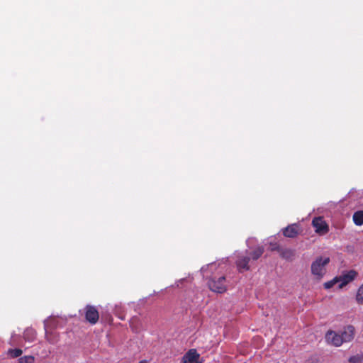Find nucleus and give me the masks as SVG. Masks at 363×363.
<instances>
[{
  "label": "nucleus",
  "instance_id": "1",
  "mask_svg": "<svg viewBox=\"0 0 363 363\" xmlns=\"http://www.w3.org/2000/svg\"><path fill=\"white\" fill-rule=\"evenodd\" d=\"M329 257H317L311 263V274L318 279H321L326 274L325 267L330 263Z\"/></svg>",
  "mask_w": 363,
  "mask_h": 363
},
{
  "label": "nucleus",
  "instance_id": "2",
  "mask_svg": "<svg viewBox=\"0 0 363 363\" xmlns=\"http://www.w3.org/2000/svg\"><path fill=\"white\" fill-rule=\"evenodd\" d=\"M225 282V277L223 276L218 278V279H210L208 282V285L212 291L222 294L226 291Z\"/></svg>",
  "mask_w": 363,
  "mask_h": 363
},
{
  "label": "nucleus",
  "instance_id": "3",
  "mask_svg": "<svg viewBox=\"0 0 363 363\" xmlns=\"http://www.w3.org/2000/svg\"><path fill=\"white\" fill-rule=\"evenodd\" d=\"M358 275V273L355 270H350L347 272H343L342 274L337 277L339 284V289L343 288L347 284L352 281Z\"/></svg>",
  "mask_w": 363,
  "mask_h": 363
},
{
  "label": "nucleus",
  "instance_id": "4",
  "mask_svg": "<svg viewBox=\"0 0 363 363\" xmlns=\"http://www.w3.org/2000/svg\"><path fill=\"white\" fill-rule=\"evenodd\" d=\"M85 318L89 323L94 325L96 324L99 318V311L96 307L87 305L85 308Z\"/></svg>",
  "mask_w": 363,
  "mask_h": 363
},
{
  "label": "nucleus",
  "instance_id": "5",
  "mask_svg": "<svg viewBox=\"0 0 363 363\" xmlns=\"http://www.w3.org/2000/svg\"><path fill=\"white\" fill-rule=\"evenodd\" d=\"M200 355L196 350H189L183 357V363H201L199 362Z\"/></svg>",
  "mask_w": 363,
  "mask_h": 363
},
{
  "label": "nucleus",
  "instance_id": "6",
  "mask_svg": "<svg viewBox=\"0 0 363 363\" xmlns=\"http://www.w3.org/2000/svg\"><path fill=\"white\" fill-rule=\"evenodd\" d=\"M325 339L328 343L335 347H339L342 344V339L340 338V334L333 330H330L326 333Z\"/></svg>",
  "mask_w": 363,
  "mask_h": 363
},
{
  "label": "nucleus",
  "instance_id": "7",
  "mask_svg": "<svg viewBox=\"0 0 363 363\" xmlns=\"http://www.w3.org/2000/svg\"><path fill=\"white\" fill-rule=\"evenodd\" d=\"M250 260V257L247 255H240L238 257L235 263L240 272L248 271L250 269V266L248 264Z\"/></svg>",
  "mask_w": 363,
  "mask_h": 363
},
{
  "label": "nucleus",
  "instance_id": "8",
  "mask_svg": "<svg viewBox=\"0 0 363 363\" xmlns=\"http://www.w3.org/2000/svg\"><path fill=\"white\" fill-rule=\"evenodd\" d=\"M354 335V328L352 325H347L340 334V338L343 342H348L353 340Z\"/></svg>",
  "mask_w": 363,
  "mask_h": 363
},
{
  "label": "nucleus",
  "instance_id": "9",
  "mask_svg": "<svg viewBox=\"0 0 363 363\" xmlns=\"http://www.w3.org/2000/svg\"><path fill=\"white\" fill-rule=\"evenodd\" d=\"M279 255L282 259L292 262L295 259L296 251L292 249L282 248Z\"/></svg>",
  "mask_w": 363,
  "mask_h": 363
},
{
  "label": "nucleus",
  "instance_id": "10",
  "mask_svg": "<svg viewBox=\"0 0 363 363\" xmlns=\"http://www.w3.org/2000/svg\"><path fill=\"white\" fill-rule=\"evenodd\" d=\"M264 247L262 246H259L256 247L252 252L250 253V259L252 258L253 260L258 259L264 253Z\"/></svg>",
  "mask_w": 363,
  "mask_h": 363
},
{
  "label": "nucleus",
  "instance_id": "11",
  "mask_svg": "<svg viewBox=\"0 0 363 363\" xmlns=\"http://www.w3.org/2000/svg\"><path fill=\"white\" fill-rule=\"evenodd\" d=\"M313 227H328V224L325 222L323 217H315L312 220Z\"/></svg>",
  "mask_w": 363,
  "mask_h": 363
},
{
  "label": "nucleus",
  "instance_id": "12",
  "mask_svg": "<svg viewBox=\"0 0 363 363\" xmlns=\"http://www.w3.org/2000/svg\"><path fill=\"white\" fill-rule=\"evenodd\" d=\"M352 219L356 225H363V211H356L353 214Z\"/></svg>",
  "mask_w": 363,
  "mask_h": 363
},
{
  "label": "nucleus",
  "instance_id": "13",
  "mask_svg": "<svg viewBox=\"0 0 363 363\" xmlns=\"http://www.w3.org/2000/svg\"><path fill=\"white\" fill-rule=\"evenodd\" d=\"M299 228H284L283 235L288 238H295L298 233Z\"/></svg>",
  "mask_w": 363,
  "mask_h": 363
},
{
  "label": "nucleus",
  "instance_id": "14",
  "mask_svg": "<svg viewBox=\"0 0 363 363\" xmlns=\"http://www.w3.org/2000/svg\"><path fill=\"white\" fill-rule=\"evenodd\" d=\"M216 269V265L213 263H211V264H207L206 266L203 267L201 269V272L202 273L203 277H207L208 271L211 272L213 270H215Z\"/></svg>",
  "mask_w": 363,
  "mask_h": 363
},
{
  "label": "nucleus",
  "instance_id": "15",
  "mask_svg": "<svg viewBox=\"0 0 363 363\" xmlns=\"http://www.w3.org/2000/svg\"><path fill=\"white\" fill-rule=\"evenodd\" d=\"M348 362L350 363H363V353L350 357Z\"/></svg>",
  "mask_w": 363,
  "mask_h": 363
},
{
  "label": "nucleus",
  "instance_id": "16",
  "mask_svg": "<svg viewBox=\"0 0 363 363\" xmlns=\"http://www.w3.org/2000/svg\"><path fill=\"white\" fill-rule=\"evenodd\" d=\"M356 301L359 304H363V284L359 288L357 292Z\"/></svg>",
  "mask_w": 363,
  "mask_h": 363
},
{
  "label": "nucleus",
  "instance_id": "17",
  "mask_svg": "<svg viewBox=\"0 0 363 363\" xmlns=\"http://www.w3.org/2000/svg\"><path fill=\"white\" fill-rule=\"evenodd\" d=\"M22 350L21 349H10L8 351V354L13 358L18 357L22 354Z\"/></svg>",
  "mask_w": 363,
  "mask_h": 363
},
{
  "label": "nucleus",
  "instance_id": "18",
  "mask_svg": "<svg viewBox=\"0 0 363 363\" xmlns=\"http://www.w3.org/2000/svg\"><path fill=\"white\" fill-rule=\"evenodd\" d=\"M34 357L33 356H24L18 359V363H33Z\"/></svg>",
  "mask_w": 363,
  "mask_h": 363
},
{
  "label": "nucleus",
  "instance_id": "19",
  "mask_svg": "<svg viewBox=\"0 0 363 363\" xmlns=\"http://www.w3.org/2000/svg\"><path fill=\"white\" fill-rule=\"evenodd\" d=\"M337 283H338V280H337V278L336 277L333 280L325 282L324 284V287L325 289H330L331 287H333Z\"/></svg>",
  "mask_w": 363,
  "mask_h": 363
},
{
  "label": "nucleus",
  "instance_id": "20",
  "mask_svg": "<svg viewBox=\"0 0 363 363\" xmlns=\"http://www.w3.org/2000/svg\"><path fill=\"white\" fill-rule=\"evenodd\" d=\"M282 247L277 243L270 242L269 244V250L271 251H277L280 253Z\"/></svg>",
  "mask_w": 363,
  "mask_h": 363
},
{
  "label": "nucleus",
  "instance_id": "21",
  "mask_svg": "<svg viewBox=\"0 0 363 363\" xmlns=\"http://www.w3.org/2000/svg\"><path fill=\"white\" fill-rule=\"evenodd\" d=\"M329 228H315V232L319 235H324L328 233Z\"/></svg>",
  "mask_w": 363,
  "mask_h": 363
},
{
  "label": "nucleus",
  "instance_id": "22",
  "mask_svg": "<svg viewBox=\"0 0 363 363\" xmlns=\"http://www.w3.org/2000/svg\"><path fill=\"white\" fill-rule=\"evenodd\" d=\"M306 363H319V360L316 357H311L306 361Z\"/></svg>",
  "mask_w": 363,
  "mask_h": 363
},
{
  "label": "nucleus",
  "instance_id": "23",
  "mask_svg": "<svg viewBox=\"0 0 363 363\" xmlns=\"http://www.w3.org/2000/svg\"><path fill=\"white\" fill-rule=\"evenodd\" d=\"M30 333H33V331L31 330H26L23 334V337L26 340L28 339V335Z\"/></svg>",
  "mask_w": 363,
  "mask_h": 363
},
{
  "label": "nucleus",
  "instance_id": "24",
  "mask_svg": "<svg viewBox=\"0 0 363 363\" xmlns=\"http://www.w3.org/2000/svg\"><path fill=\"white\" fill-rule=\"evenodd\" d=\"M287 227L291 228V227H297V226H296V224L294 223V224L289 225Z\"/></svg>",
  "mask_w": 363,
  "mask_h": 363
},
{
  "label": "nucleus",
  "instance_id": "25",
  "mask_svg": "<svg viewBox=\"0 0 363 363\" xmlns=\"http://www.w3.org/2000/svg\"><path fill=\"white\" fill-rule=\"evenodd\" d=\"M139 363H146V361L143 360V361H140Z\"/></svg>",
  "mask_w": 363,
  "mask_h": 363
}]
</instances>
